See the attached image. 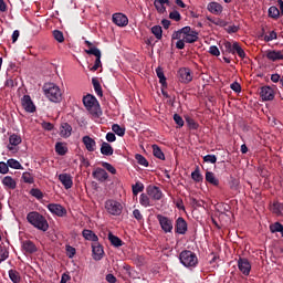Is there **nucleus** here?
<instances>
[{"instance_id":"obj_2","label":"nucleus","mask_w":283,"mask_h":283,"mask_svg":"<svg viewBox=\"0 0 283 283\" xmlns=\"http://www.w3.org/2000/svg\"><path fill=\"white\" fill-rule=\"evenodd\" d=\"M43 92L51 103H61V101H63V92L61 87L54 83H45L43 85Z\"/></svg>"},{"instance_id":"obj_19","label":"nucleus","mask_w":283,"mask_h":283,"mask_svg":"<svg viewBox=\"0 0 283 283\" xmlns=\"http://www.w3.org/2000/svg\"><path fill=\"white\" fill-rule=\"evenodd\" d=\"M59 180L65 189H72L74 181L72 180V175L70 174H60Z\"/></svg>"},{"instance_id":"obj_37","label":"nucleus","mask_w":283,"mask_h":283,"mask_svg":"<svg viewBox=\"0 0 283 283\" xmlns=\"http://www.w3.org/2000/svg\"><path fill=\"white\" fill-rule=\"evenodd\" d=\"M151 147L155 158H158L159 160H165V153H163V149H160V147L156 144H154Z\"/></svg>"},{"instance_id":"obj_62","label":"nucleus","mask_w":283,"mask_h":283,"mask_svg":"<svg viewBox=\"0 0 283 283\" xmlns=\"http://www.w3.org/2000/svg\"><path fill=\"white\" fill-rule=\"evenodd\" d=\"M209 54H211L212 56H220V49H218V46L216 45H211L209 48Z\"/></svg>"},{"instance_id":"obj_21","label":"nucleus","mask_w":283,"mask_h":283,"mask_svg":"<svg viewBox=\"0 0 283 283\" xmlns=\"http://www.w3.org/2000/svg\"><path fill=\"white\" fill-rule=\"evenodd\" d=\"M265 56L269 61H283V51L268 50Z\"/></svg>"},{"instance_id":"obj_28","label":"nucleus","mask_w":283,"mask_h":283,"mask_svg":"<svg viewBox=\"0 0 283 283\" xmlns=\"http://www.w3.org/2000/svg\"><path fill=\"white\" fill-rule=\"evenodd\" d=\"M206 182H209V185H212L213 187H219L220 185V179L216 177V174L212 171H207L206 172Z\"/></svg>"},{"instance_id":"obj_18","label":"nucleus","mask_w":283,"mask_h":283,"mask_svg":"<svg viewBox=\"0 0 283 283\" xmlns=\"http://www.w3.org/2000/svg\"><path fill=\"white\" fill-rule=\"evenodd\" d=\"M21 143H22L21 136L17 134H12L9 137V145H8L9 151H17V147L18 145H21Z\"/></svg>"},{"instance_id":"obj_54","label":"nucleus","mask_w":283,"mask_h":283,"mask_svg":"<svg viewBox=\"0 0 283 283\" xmlns=\"http://www.w3.org/2000/svg\"><path fill=\"white\" fill-rule=\"evenodd\" d=\"M186 123L189 127V129H198L199 125L193 120V118L187 116L186 117Z\"/></svg>"},{"instance_id":"obj_1","label":"nucleus","mask_w":283,"mask_h":283,"mask_svg":"<svg viewBox=\"0 0 283 283\" xmlns=\"http://www.w3.org/2000/svg\"><path fill=\"white\" fill-rule=\"evenodd\" d=\"M27 221L29 224L38 229L39 231H48L50 229V224L48 223V219L43 217L40 212L31 211L27 214Z\"/></svg>"},{"instance_id":"obj_34","label":"nucleus","mask_w":283,"mask_h":283,"mask_svg":"<svg viewBox=\"0 0 283 283\" xmlns=\"http://www.w3.org/2000/svg\"><path fill=\"white\" fill-rule=\"evenodd\" d=\"M157 77L159 78V83L163 87H167V77H165V72L163 71V67L158 66L156 69Z\"/></svg>"},{"instance_id":"obj_45","label":"nucleus","mask_w":283,"mask_h":283,"mask_svg":"<svg viewBox=\"0 0 283 283\" xmlns=\"http://www.w3.org/2000/svg\"><path fill=\"white\" fill-rule=\"evenodd\" d=\"M151 32L156 36V39H158V41H160V39H163V27L154 25L151 28Z\"/></svg>"},{"instance_id":"obj_40","label":"nucleus","mask_w":283,"mask_h":283,"mask_svg":"<svg viewBox=\"0 0 283 283\" xmlns=\"http://www.w3.org/2000/svg\"><path fill=\"white\" fill-rule=\"evenodd\" d=\"M55 151H56L57 156H65V154H67V148L65 145H63V143L57 142L55 144Z\"/></svg>"},{"instance_id":"obj_57","label":"nucleus","mask_w":283,"mask_h":283,"mask_svg":"<svg viewBox=\"0 0 283 283\" xmlns=\"http://www.w3.org/2000/svg\"><path fill=\"white\" fill-rule=\"evenodd\" d=\"M277 39V32L271 31L269 35H264L265 43H270V41H275Z\"/></svg>"},{"instance_id":"obj_39","label":"nucleus","mask_w":283,"mask_h":283,"mask_svg":"<svg viewBox=\"0 0 283 283\" xmlns=\"http://www.w3.org/2000/svg\"><path fill=\"white\" fill-rule=\"evenodd\" d=\"M235 54H238V56L240 59H247V53L244 52V49H242V46H240V43L234 42V54L233 56H235Z\"/></svg>"},{"instance_id":"obj_8","label":"nucleus","mask_w":283,"mask_h":283,"mask_svg":"<svg viewBox=\"0 0 283 283\" xmlns=\"http://www.w3.org/2000/svg\"><path fill=\"white\" fill-rule=\"evenodd\" d=\"M146 193L149 196V198H151V200H163V190H160V188L157 186H148L146 188Z\"/></svg>"},{"instance_id":"obj_56","label":"nucleus","mask_w":283,"mask_h":283,"mask_svg":"<svg viewBox=\"0 0 283 283\" xmlns=\"http://www.w3.org/2000/svg\"><path fill=\"white\" fill-rule=\"evenodd\" d=\"M174 120L177 125V127H185V119H182V116L178 115V114H175L174 115Z\"/></svg>"},{"instance_id":"obj_43","label":"nucleus","mask_w":283,"mask_h":283,"mask_svg":"<svg viewBox=\"0 0 283 283\" xmlns=\"http://www.w3.org/2000/svg\"><path fill=\"white\" fill-rule=\"evenodd\" d=\"M270 231L272 233H281L282 238H283V226L280 222H275L274 224L270 226Z\"/></svg>"},{"instance_id":"obj_55","label":"nucleus","mask_w":283,"mask_h":283,"mask_svg":"<svg viewBox=\"0 0 283 283\" xmlns=\"http://www.w3.org/2000/svg\"><path fill=\"white\" fill-rule=\"evenodd\" d=\"M102 167H104V169H106V171H109V174L116 175V168H114V166H112V164H109L107 161H103Z\"/></svg>"},{"instance_id":"obj_24","label":"nucleus","mask_w":283,"mask_h":283,"mask_svg":"<svg viewBox=\"0 0 283 283\" xmlns=\"http://www.w3.org/2000/svg\"><path fill=\"white\" fill-rule=\"evenodd\" d=\"M270 211L274 213V216L283 218V203L280 201H274L273 205L270 206Z\"/></svg>"},{"instance_id":"obj_15","label":"nucleus","mask_w":283,"mask_h":283,"mask_svg":"<svg viewBox=\"0 0 283 283\" xmlns=\"http://www.w3.org/2000/svg\"><path fill=\"white\" fill-rule=\"evenodd\" d=\"M260 97L262 101H273L275 98V91L271 86H263L260 90Z\"/></svg>"},{"instance_id":"obj_23","label":"nucleus","mask_w":283,"mask_h":283,"mask_svg":"<svg viewBox=\"0 0 283 283\" xmlns=\"http://www.w3.org/2000/svg\"><path fill=\"white\" fill-rule=\"evenodd\" d=\"M82 143L87 151H96V140H94V138L86 135L82 138Z\"/></svg>"},{"instance_id":"obj_20","label":"nucleus","mask_w":283,"mask_h":283,"mask_svg":"<svg viewBox=\"0 0 283 283\" xmlns=\"http://www.w3.org/2000/svg\"><path fill=\"white\" fill-rule=\"evenodd\" d=\"M92 176H93V178H95V180H98V182H105V180H107V178H109V175L103 168H96L93 171Z\"/></svg>"},{"instance_id":"obj_44","label":"nucleus","mask_w":283,"mask_h":283,"mask_svg":"<svg viewBox=\"0 0 283 283\" xmlns=\"http://www.w3.org/2000/svg\"><path fill=\"white\" fill-rule=\"evenodd\" d=\"M7 165L11 169H23V166H21V163H19L17 159H8Z\"/></svg>"},{"instance_id":"obj_64","label":"nucleus","mask_w":283,"mask_h":283,"mask_svg":"<svg viewBox=\"0 0 283 283\" xmlns=\"http://www.w3.org/2000/svg\"><path fill=\"white\" fill-rule=\"evenodd\" d=\"M8 171H10L8 164L0 161V174H8Z\"/></svg>"},{"instance_id":"obj_10","label":"nucleus","mask_w":283,"mask_h":283,"mask_svg":"<svg viewBox=\"0 0 283 283\" xmlns=\"http://www.w3.org/2000/svg\"><path fill=\"white\" fill-rule=\"evenodd\" d=\"M48 209L51 213H53L54 216H57L59 218H63L67 216V210L59 203H49Z\"/></svg>"},{"instance_id":"obj_48","label":"nucleus","mask_w":283,"mask_h":283,"mask_svg":"<svg viewBox=\"0 0 283 283\" xmlns=\"http://www.w3.org/2000/svg\"><path fill=\"white\" fill-rule=\"evenodd\" d=\"M30 193L33 196V198H36V200H43V191H41V189L32 188Z\"/></svg>"},{"instance_id":"obj_49","label":"nucleus","mask_w":283,"mask_h":283,"mask_svg":"<svg viewBox=\"0 0 283 283\" xmlns=\"http://www.w3.org/2000/svg\"><path fill=\"white\" fill-rule=\"evenodd\" d=\"M112 129L117 136H125V128L120 127V125L113 124Z\"/></svg>"},{"instance_id":"obj_29","label":"nucleus","mask_w":283,"mask_h":283,"mask_svg":"<svg viewBox=\"0 0 283 283\" xmlns=\"http://www.w3.org/2000/svg\"><path fill=\"white\" fill-rule=\"evenodd\" d=\"M101 154H103V156H114V148L109 143L104 142L101 146Z\"/></svg>"},{"instance_id":"obj_30","label":"nucleus","mask_w":283,"mask_h":283,"mask_svg":"<svg viewBox=\"0 0 283 283\" xmlns=\"http://www.w3.org/2000/svg\"><path fill=\"white\" fill-rule=\"evenodd\" d=\"M208 11L211 12V14H220L222 13V6L218 2H210L208 4Z\"/></svg>"},{"instance_id":"obj_5","label":"nucleus","mask_w":283,"mask_h":283,"mask_svg":"<svg viewBox=\"0 0 283 283\" xmlns=\"http://www.w3.org/2000/svg\"><path fill=\"white\" fill-rule=\"evenodd\" d=\"M179 260L184 266H197L198 256L190 250H184L179 254Z\"/></svg>"},{"instance_id":"obj_17","label":"nucleus","mask_w":283,"mask_h":283,"mask_svg":"<svg viewBox=\"0 0 283 283\" xmlns=\"http://www.w3.org/2000/svg\"><path fill=\"white\" fill-rule=\"evenodd\" d=\"M22 251L27 253V255H32L39 251V248H36V244L30 240L22 241Z\"/></svg>"},{"instance_id":"obj_46","label":"nucleus","mask_w":283,"mask_h":283,"mask_svg":"<svg viewBox=\"0 0 283 283\" xmlns=\"http://www.w3.org/2000/svg\"><path fill=\"white\" fill-rule=\"evenodd\" d=\"M135 159L137 160L138 165H142V167H149V161H147V158H145V156L136 154Z\"/></svg>"},{"instance_id":"obj_35","label":"nucleus","mask_w":283,"mask_h":283,"mask_svg":"<svg viewBox=\"0 0 283 283\" xmlns=\"http://www.w3.org/2000/svg\"><path fill=\"white\" fill-rule=\"evenodd\" d=\"M10 258V252L8 251V248L6 244H0V264L1 262H6Z\"/></svg>"},{"instance_id":"obj_4","label":"nucleus","mask_w":283,"mask_h":283,"mask_svg":"<svg viewBox=\"0 0 283 283\" xmlns=\"http://www.w3.org/2000/svg\"><path fill=\"white\" fill-rule=\"evenodd\" d=\"M84 107H86L87 112L93 116H101L103 113L101 112V105L98 104V99H96L93 95H86L83 97Z\"/></svg>"},{"instance_id":"obj_38","label":"nucleus","mask_w":283,"mask_h":283,"mask_svg":"<svg viewBox=\"0 0 283 283\" xmlns=\"http://www.w3.org/2000/svg\"><path fill=\"white\" fill-rule=\"evenodd\" d=\"M9 277L13 283H21V274L17 270H9Z\"/></svg>"},{"instance_id":"obj_63","label":"nucleus","mask_w":283,"mask_h":283,"mask_svg":"<svg viewBox=\"0 0 283 283\" xmlns=\"http://www.w3.org/2000/svg\"><path fill=\"white\" fill-rule=\"evenodd\" d=\"M155 8L160 14H165L167 12V8H165V4L158 3V1H155Z\"/></svg>"},{"instance_id":"obj_61","label":"nucleus","mask_w":283,"mask_h":283,"mask_svg":"<svg viewBox=\"0 0 283 283\" xmlns=\"http://www.w3.org/2000/svg\"><path fill=\"white\" fill-rule=\"evenodd\" d=\"M169 19H172V21H180L182 17L180 15V12L172 11L169 13Z\"/></svg>"},{"instance_id":"obj_53","label":"nucleus","mask_w":283,"mask_h":283,"mask_svg":"<svg viewBox=\"0 0 283 283\" xmlns=\"http://www.w3.org/2000/svg\"><path fill=\"white\" fill-rule=\"evenodd\" d=\"M203 163H209L210 165H216V163H218V157H216V155H206L203 157Z\"/></svg>"},{"instance_id":"obj_41","label":"nucleus","mask_w":283,"mask_h":283,"mask_svg":"<svg viewBox=\"0 0 283 283\" xmlns=\"http://www.w3.org/2000/svg\"><path fill=\"white\" fill-rule=\"evenodd\" d=\"M93 87L97 96H103V87L101 86V82H98V78L93 77L92 78Z\"/></svg>"},{"instance_id":"obj_9","label":"nucleus","mask_w":283,"mask_h":283,"mask_svg":"<svg viewBox=\"0 0 283 283\" xmlns=\"http://www.w3.org/2000/svg\"><path fill=\"white\" fill-rule=\"evenodd\" d=\"M21 104L23 109L29 114H34V112H36V106L34 105V102H32L30 95H24L21 99Z\"/></svg>"},{"instance_id":"obj_47","label":"nucleus","mask_w":283,"mask_h":283,"mask_svg":"<svg viewBox=\"0 0 283 283\" xmlns=\"http://www.w3.org/2000/svg\"><path fill=\"white\" fill-rule=\"evenodd\" d=\"M22 180L27 185H34V177L30 172H23L22 174Z\"/></svg>"},{"instance_id":"obj_32","label":"nucleus","mask_w":283,"mask_h":283,"mask_svg":"<svg viewBox=\"0 0 283 283\" xmlns=\"http://www.w3.org/2000/svg\"><path fill=\"white\" fill-rule=\"evenodd\" d=\"M108 240L111 242V244L115 248L118 249V247H123V240H120V238H118L117 235H114V233L108 232Z\"/></svg>"},{"instance_id":"obj_51","label":"nucleus","mask_w":283,"mask_h":283,"mask_svg":"<svg viewBox=\"0 0 283 283\" xmlns=\"http://www.w3.org/2000/svg\"><path fill=\"white\" fill-rule=\"evenodd\" d=\"M269 17L271 19H277L280 17V9H277V7H270Z\"/></svg>"},{"instance_id":"obj_33","label":"nucleus","mask_w":283,"mask_h":283,"mask_svg":"<svg viewBox=\"0 0 283 283\" xmlns=\"http://www.w3.org/2000/svg\"><path fill=\"white\" fill-rule=\"evenodd\" d=\"M139 205H142V207H153L154 205H151V197H149V195L147 193H142L139 196Z\"/></svg>"},{"instance_id":"obj_36","label":"nucleus","mask_w":283,"mask_h":283,"mask_svg":"<svg viewBox=\"0 0 283 283\" xmlns=\"http://www.w3.org/2000/svg\"><path fill=\"white\" fill-rule=\"evenodd\" d=\"M207 20L214 25H219L220 28H227L229 23L220 18H211L210 15L207 17Z\"/></svg>"},{"instance_id":"obj_27","label":"nucleus","mask_w":283,"mask_h":283,"mask_svg":"<svg viewBox=\"0 0 283 283\" xmlns=\"http://www.w3.org/2000/svg\"><path fill=\"white\" fill-rule=\"evenodd\" d=\"M82 235L84 240H88L90 242H93V244L98 242V235H96V233H94V231L92 230H87V229L83 230Z\"/></svg>"},{"instance_id":"obj_25","label":"nucleus","mask_w":283,"mask_h":283,"mask_svg":"<svg viewBox=\"0 0 283 283\" xmlns=\"http://www.w3.org/2000/svg\"><path fill=\"white\" fill-rule=\"evenodd\" d=\"M85 45H87V50H85L86 54L93 55L96 59H101V50H98V48L93 46L92 42L90 41H85Z\"/></svg>"},{"instance_id":"obj_13","label":"nucleus","mask_w":283,"mask_h":283,"mask_svg":"<svg viewBox=\"0 0 283 283\" xmlns=\"http://www.w3.org/2000/svg\"><path fill=\"white\" fill-rule=\"evenodd\" d=\"M238 266H239V271H241V273L243 275H250V273H251V262H249V259L239 258Z\"/></svg>"},{"instance_id":"obj_31","label":"nucleus","mask_w":283,"mask_h":283,"mask_svg":"<svg viewBox=\"0 0 283 283\" xmlns=\"http://www.w3.org/2000/svg\"><path fill=\"white\" fill-rule=\"evenodd\" d=\"M2 185L7 187V189H17V181L11 176H6L2 179Z\"/></svg>"},{"instance_id":"obj_22","label":"nucleus","mask_w":283,"mask_h":283,"mask_svg":"<svg viewBox=\"0 0 283 283\" xmlns=\"http://www.w3.org/2000/svg\"><path fill=\"white\" fill-rule=\"evenodd\" d=\"M234 48H235V42L231 43L229 41H226L221 45V52L223 56H229V54H234Z\"/></svg>"},{"instance_id":"obj_58","label":"nucleus","mask_w":283,"mask_h":283,"mask_svg":"<svg viewBox=\"0 0 283 283\" xmlns=\"http://www.w3.org/2000/svg\"><path fill=\"white\" fill-rule=\"evenodd\" d=\"M66 255L72 259L76 255V249L72 245H66Z\"/></svg>"},{"instance_id":"obj_11","label":"nucleus","mask_w":283,"mask_h":283,"mask_svg":"<svg viewBox=\"0 0 283 283\" xmlns=\"http://www.w3.org/2000/svg\"><path fill=\"white\" fill-rule=\"evenodd\" d=\"M180 83H191L193 81V75H191V70L188 67H181L178 71Z\"/></svg>"},{"instance_id":"obj_6","label":"nucleus","mask_w":283,"mask_h":283,"mask_svg":"<svg viewBox=\"0 0 283 283\" xmlns=\"http://www.w3.org/2000/svg\"><path fill=\"white\" fill-rule=\"evenodd\" d=\"M105 209L111 216H120L123 213V205L116 200H107Z\"/></svg>"},{"instance_id":"obj_50","label":"nucleus","mask_w":283,"mask_h":283,"mask_svg":"<svg viewBox=\"0 0 283 283\" xmlns=\"http://www.w3.org/2000/svg\"><path fill=\"white\" fill-rule=\"evenodd\" d=\"M53 39L57 41V43H63L65 41V36L60 30H54L53 31Z\"/></svg>"},{"instance_id":"obj_3","label":"nucleus","mask_w":283,"mask_h":283,"mask_svg":"<svg viewBox=\"0 0 283 283\" xmlns=\"http://www.w3.org/2000/svg\"><path fill=\"white\" fill-rule=\"evenodd\" d=\"M171 39H184L186 43H196V41H198V32L191 30V27H184L174 32Z\"/></svg>"},{"instance_id":"obj_42","label":"nucleus","mask_w":283,"mask_h":283,"mask_svg":"<svg viewBox=\"0 0 283 283\" xmlns=\"http://www.w3.org/2000/svg\"><path fill=\"white\" fill-rule=\"evenodd\" d=\"M133 189V196H138V193H142V191H145V185L143 182L137 181L135 185L132 186Z\"/></svg>"},{"instance_id":"obj_52","label":"nucleus","mask_w":283,"mask_h":283,"mask_svg":"<svg viewBox=\"0 0 283 283\" xmlns=\"http://www.w3.org/2000/svg\"><path fill=\"white\" fill-rule=\"evenodd\" d=\"M191 178L195 182H202V175L198 168L191 172Z\"/></svg>"},{"instance_id":"obj_14","label":"nucleus","mask_w":283,"mask_h":283,"mask_svg":"<svg viewBox=\"0 0 283 283\" xmlns=\"http://www.w3.org/2000/svg\"><path fill=\"white\" fill-rule=\"evenodd\" d=\"M187 221L185 220V218L179 217L175 223V233H178L179 235H185V233H187Z\"/></svg>"},{"instance_id":"obj_60","label":"nucleus","mask_w":283,"mask_h":283,"mask_svg":"<svg viewBox=\"0 0 283 283\" xmlns=\"http://www.w3.org/2000/svg\"><path fill=\"white\" fill-rule=\"evenodd\" d=\"M133 216H134L135 220H137L139 222H143L145 220L144 217H143V213L138 209H135L133 211Z\"/></svg>"},{"instance_id":"obj_7","label":"nucleus","mask_w":283,"mask_h":283,"mask_svg":"<svg viewBox=\"0 0 283 283\" xmlns=\"http://www.w3.org/2000/svg\"><path fill=\"white\" fill-rule=\"evenodd\" d=\"M157 220L164 233H171L174 231V220L163 214H157Z\"/></svg>"},{"instance_id":"obj_12","label":"nucleus","mask_w":283,"mask_h":283,"mask_svg":"<svg viewBox=\"0 0 283 283\" xmlns=\"http://www.w3.org/2000/svg\"><path fill=\"white\" fill-rule=\"evenodd\" d=\"M92 253H93V260L96 262L103 260V255H105V251L103 250V245L97 241L95 243H92Z\"/></svg>"},{"instance_id":"obj_16","label":"nucleus","mask_w":283,"mask_h":283,"mask_svg":"<svg viewBox=\"0 0 283 283\" xmlns=\"http://www.w3.org/2000/svg\"><path fill=\"white\" fill-rule=\"evenodd\" d=\"M113 23H115V25H118V28H125L129 23V19L123 13H114Z\"/></svg>"},{"instance_id":"obj_26","label":"nucleus","mask_w":283,"mask_h":283,"mask_svg":"<svg viewBox=\"0 0 283 283\" xmlns=\"http://www.w3.org/2000/svg\"><path fill=\"white\" fill-rule=\"evenodd\" d=\"M60 136H62V138H70L72 136V125L62 123L60 127Z\"/></svg>"},{"instance_id":"obj_59","label":"nucleus","mask_w":283,"mask_h":283,"mask_svg":"<svg viewBox=\"0 0 283 283\" xmlns=\"http://www.w3.org/2000/svg\"><path fill=\"white\" fill-rule=\"evenodd\" d=\"M172 41H177V42H176V48H177V50H185V43H186V41H185L184 38H181V39H172Z\"/></svg>"}]
</instances>
